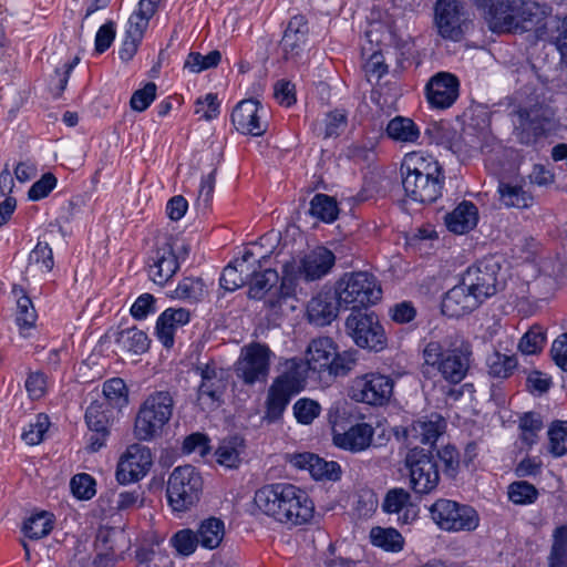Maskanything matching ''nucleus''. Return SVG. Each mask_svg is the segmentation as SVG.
<instances>
[{"mask_svg": "<svg viewBox=\"0 0 567 567\" xmlns=\"http://www.w3.org/2000/svg\"><path fill=\"white\" fill-rule=\"evenodd\" d=\"M547 8L532 0H495L484 11L488 28L497 33H523L540 25Z\"/></svg>", "mask_w": 567, "mask_h": 567, "instance_id": "7ed1b4c3", "label": "nucleus"}, {"mask_svg": "<svg viewBox=\"0 0 567 567\" xmlns=\"http://www.w3.org/2000/svg\"><path fill=\"white\" fill-rule=\"evenodd\" d=\"M220 59L221 54L217 50L210 51L206 55L198 52H190L184 63V66L190 72L199 73L204 70L217 66Z\"/></svg>", "mask_w": 567, "mask_h": 567, "instance_id": "6e6d98bb", "label": "nucleus"}, {"mask_svg": "<svg viewBox=\"0 0 567 567\" xmlns=\"http://www.w3.org/2000/svg\"><path fill=\"white\" fill-rule=\"evenodd\" d=\"M315 512V505L307 492L300 487H296V493L291 495V501L286 512V519H281V524L297 526L308 523Z\"/></svg>", "mask_w": 567, "mask_h": 567, "instance_id": "7c9ffc66", "label": "nucleus"}, {"mask_svg": "<svg viewBox=\"0 0 567 567\" xmlns=\"http://www.w3.org/2000/svg\"><path fill=\"white\" fill-rule=\"evenodd\" d=\"M174 398L169 391L150 394L141 405L134 424V435L140 441H151L162 433L174 411Z\"/></svg>", "mask_w": 567, "mask_h": 567, "instance_id": "423d86ee", "label": "nucleus"}, {"mask_svg": "<svg viewBox=\"0 0 567 567\" xmlns=\"http://www.w3.org/2000/svg\"><path fill=\"white\" fill-rule=\"evenodd\" d=\"M309 370L306 360L292 358L285 362L284 372L276 380H285L287 386L299 392Z\"/></svg>", "mask_w": 567, "mask_h": 567, "instance_id": "ea45409f", "label": "nucleus"}, {"mask_svg": "<svg viewBox=\"0 0 567 567\" xmlns=\"http://www.w3.org/2000/svg\"><path fill=\"white\" fill-rule=\"evenodd\" d=\"M424 137L427 140L429 144L440 145L446 150L456 152V133L446 123H430L424 131Z\"/></svg>", "mask_w": 567, "mask_h": 567, "instance_id": "37998d69", "label": "nucleus"}, {"mask_svg": "<svg viewBox=\"0 0 567 567\" xmlns=\"http://www.w3.org/2000/svg\"><path fill=\"white\" fill-rule=\"evenodd\" d=\"M338 305L357 310L375 305L382 297L377 278L367 271L344 274L337 282Z\"/></svg>", "mask_w": 567, "mask_h": 567, "instance_id": "0eeeda50", "label": "nucleus"}, {"mask_svg": "<svg viewBox=\"0 0 567 567\" xmlns=\"http://www.w3.org/2000/svg\"><path fill=\"white\" fill-rule=\"evenodd\" d=\"M216 182V169L212 171L207 176H204L200 182L196 206L199 209L206 210L209 208Z\"/></svg>", "mask_w": 567, "mask_h": 567, "instance_id": "69168bd1", "label": "nucleus"}, {"mask_svg": "<svg viewBox=\"0 0 567 567\" xmlns=\"http://www.w3.org/2000/svg\"><path fill=\"white\" fill-rule=\"evenodd\" d=\"M392 392V379L379 373L357 377L350 388V396L354 401L370 405H383L390 400Z\"/></svg>", "mask_w": 567, "mask_h": 567, "instance_id": "4468645a", "label": "nucleus"}, {"mask_svg": "<svg viewBox=\"0 0 567 567\" xmlns=\"http://www.w3.org/2000/svg\"><path fill=\"white\" fill-rule=\"evenodd\" d=\"M296 487L289 483L265 485L256 491L254 503L262 514L281 523L282 518L286 519V512Z\"/></svg>", "mask_w": 567, "mask_h": 567, "instance_id": "2eb2a0df", "label": "nucleus"}, {"mask_svg": "<svg viewBox=\"0 0 567 567\" xmlns=\"http://www.w3.org/2000/svg\"><path fill=\"white\" fill-rule=\"evenodd\" d=\"M310 214L324 223H332L339 215L338 204L331 196L317 194L310 202Z\"/></svg>", "mask_w": 567, "mask_h": 567, "instance_id": "a18cd8bd", "label": "nucleus"}, {"mask_svg": "<svg viewBox=\"0 0 567 567\" xmlns=\"http://www.w3.org/2000/svg\"><path fill=\"white\" fill-rule=\"evenodd\" d=\"M497 192L499 200L506 207L527 208L533 204V196L519 185L499 183Z\"/></svg>", "mask_w": 567, "mask_h": 567, "instance_id": "4c0bfd02", "label": "nucleus"}, {"mask_svg": "<svg viewBox=\"0 0 567 567\" xmlns=\"http://www.w3.org/2000/svg\"><path fill=\"white\" fill-rule=\"evenodd\" d=\"M488 373L495 378H508L517 367V360L513 355L494 352L486 361Z\"/></svg>", "mask_w": 567, "mask_h": 567, "instance_id": "603ef678", "label": "nucleus"}, {"mask_svg": "<svg viewBox=\"0 0 567 567\" xmlns=\"http://www.w3.org/2000/svg\"><path fill=\"white\" fill-rule=\"evenodd\" d=\"M549 567H567V525L554 530Z\"/></svg>", "mask_w": 567, "mask_h": 567, "instance_id": "3c124183", "label": "nucleus"}, {"mask_svg": "<svg viewBox=\"0 0 567 567\" xmlns=\"http://www.w3.org/2000/svg\"><path fill=\"white\" fill-rule=\"evenodd\" d=\"M190 313L185 308H168L157 319L156 336L162 344L171 348L174 343V334L177 328L189 322Z\"/></svg>", "mask_w": 567, "mask_h": 567, "instance_id": "bb28decb", "label": "nucleus"}, {"mask_svg": "<svg viewBox=\"0 0 567 567\" xmlns=\"http://www.w3.org/2000/svg\"><path fill=\"white\" fill-rule=\"evenodd\" d=\"M363 68L369 82L379 81L388 72L383 54L379 50L372 51Z\"/></svg>", "mask_w": 567, "mask_h": 567, "instance_id": "338daca9", "label": "nucleus"}, {"mask_svg": "<svg viewBox=\"0 0 567 567\" xmlns=\"http://www.w3.org/2000/svg\"><path fill=\"white\" fill-rule=\"evenodd\" d=\"M54 525V516L53 514L42 511L31 515L27 518L22 526V533L25 537L38 540L43 537H47Z\"/></svg>", "mask_w": 567, "mask_h": 567, "instance_id": "e433bc0d", "label": "nucleus"}, {"mask_svg": "<svg viewBox=\"0 0 567 567\" xmlns=\"http://www.w3.org/2000/svg\"><path fill=\"white\" fill-rule=\"evenodd\" d=\"M321 411L320 404L311 399L302 398L293 404V414L301 424H310L319 416Z\"/></svg>", "mask_w": 567, "mask_h": 567, "instance_id": "bf43d9fd", "label": "nucleus"}, {"mask_svg": "<svg viewBox=\"0 0 567 567\" xmlns=\"http://www.w3.org/2000/svg\"><path fill=\"white\" fill-rule=\"evenodd\" d=\"M496 269L495 262L481 261L468 267L461 281L483 302L496 292Z\"/></svg>", "mask_w": 567, "mask_h": 567, "instance_id": "412c9836", "label": "nucleus"}, {"mask_svg": "<svg viewBox=\"0 0 567 567\" xmlns=\"http://www.w3.org/2000/svg\"><path fill=\"white\" fill-rule=\"evenodd\" d=\"M309 25L303 16L290 19L280 41L282 58L286 61H297L301 58L308 43Z\"/></svg>", "mask_w": 567, "mask_h": 567, "instance_id": "4be33fe9", "label": "nucleus"}, {"mask_svg": "<svg viewBox=\"0 0 567 567\" xmlns=\"http://www.w3.org/2000/svg\"><path fill=\"white\" fill-rule=\"evenodd\" d=\"M554 111L539 96L527 97L513 113V134L525 145H533L553 126Z\"/></svg>", "mask_w": 567, "mask_h": 567, "instance_id": "39448f33", "label": "nucleus"}, {"mask_svg": "<svg viewBox=\"0 0 567 567\" xmlns=\"http://www.w3.org/2000/svg\"><path fill=\"white\" fill-rule=\"evenodd\" d=\"M204 296V284L200 279L185 278L176 287L173 297L196 302Z\"/></svg>", "mask_w": 567, "mask_h": 567, "instance_id": "4d7b16f0", "label": "nucleus"}, {"mask_svg": "<svg viewBox=\"0 0 567 567\" xmlns=\"http://www.w3.org/2000/svg\"><path fill=\"white\" fill-rule=\"evenodd\" d=\"M285 383V380H276L269 389L266 411V419L268 421L278 420L286 410L291 396L298 393Z\"/></svg>", "mask_w": 567, "mask_h": 567, "instance_id": "473e14b6", "label": "nucleus"}, {"mask_svg": "<svg viewBox=\"0 0 567 567\" xmlns=\"http://www.w3.org/2000/svg\"><path fill=\"white\" fill-rule=\"evenodd\" d=\"M537 494L535 486L525 481L512 483L508 487L509 499L515 504H530Z\"/></svg>", "mask_w": 567, "mask_h": 567, "instance_id": "680f3d73", "label": "nucleus"}, {"mask_svg": "<svg viewBox=\"0 0 567 567\" xmlns=\"http://www.w3.org/2000/svg\"><path fill=\"white\" fill-rule=\"evenodd\" d=\"M109 405L104 401H93L85 412V422L91 431L107 436L109 434Z\"/></svg>", "mask_w": 567, "mask_h": 567, "instance_id": "58836bf2", "label": "nucleus"}, {"mask_svg": "<svg viewBox=\"0 0 567 567\" xmlns=\"http://www.w3.org/2000/svg\"><path fill=\"white\" fill-rule=\"evenodd\" d=\"M410 486L416 494H430L436 489L440 472L436 457L427 450L411 449L404 460Z\"/></svg>", "mask_w": 567, "mask_h": 567, "instance_id": "1a4fd4ad", "label": "nucleus"}, {"mask_svg": "<svg viewBox=\"0 0 567 567\" xmlns=\"http://www.w3.org/2000/svg\"><path fill=\"white\" fill-rule=\"evenodd\" d=\"M287 457L293 467L308 471L315 480L336 481L340 477V465L337 462L326 461L307 452L290 454Z\"/></svg>", "mask_w": 567, "mask_h": 567, "instance_id": "5701e85b", "label": "nucleus"}, {"mask_svg": "<svg viewBox=\"0 0 567 567\" xmlns=\"http://www.w3.org/2000/svg\"><path fill=\"white\" fill-rule=\"evenodd\" d=\"M433 522L446 532H472L478 527L477 512L455 501L440 498L430 507Z\"/></svg>", "mask_w": 567, "mask_h": 567, "instance_id": "9d476101", "label": "nucleus"}, {"mask_svg": "<svg viewBox=\"0 0 567 567\" xmlns=\"http://www.w3.org/2000/svg\"><path fill=\"white\" fill-rule=\"evenodd\" d=\"M172 545L178 554L189 556L200 544L197 533L190 529H182L177 532L171 539Z\"/></svg>", "mask_w": 567, "mask_h": 567, "instance_id": "052dcab7", "label": "nucleus"}, {"mask_svg": "<svg viewBox=\"0 0 567 567\" xmlns=\"http://www.w3.org/2000/svg\"><path fill=\"white\" fill-rule=\"evenodd\" d=\"M549 452L556 456H563L567 452V422L557 421L548 430Z\"/></svg>", "mask_w": 567, "mask_h": 567, "instance_id": "5fc2aeb1", "label": "nucleus"}, {"mask_svg": "<svg viewBox=\"0 0 567 567\" xmlns=\"http://www.w3.org/2000/svg\"><path fill=\"white\" fill-rule=\"evenodd\" d=\"M54 265L52 249L47 243L39 241L29 255L28 271L32 274H47Z\"/></svg>", "mask_w": 567, "mask_h": 567, "instance_id": "49530a36", "label": "nucleus"}, {"mask_svg": "<svg viewBox=\"0 0 567 567\" xmlns=\"http://www.w3.org/2000/svg\"><path fill=\"white\" fill-rule=\"evenodd\" d=\"M481 300L461 281L451 288L442 301V312L451 318L462 317L480 305Z\"/></svg>", "mask_w": 567, "mask_h": 567, "instance_id": "393cba45", "label": "nucleus"}, {"mask_svg": "<svg viewBox=\"0 0 567 567\" xmlns=\"http://www.w3.org/2000/svg\"><path fill=\"white\" fill-rule=\"evenodd\" d=\"M197 371L202 379L197 400L203 409L213 410L219 405L227 388V372L215 362L200 364Z\"/></svg>", "mask_w": 567, "mask_h": 567, "instance_id": "f3484780", "label": "nucleus"}, {"mask_svg": "<svg viewBox=\"0 0 567 567\" xmlns=\"http://www.w3.org/2000/svg\"><path fill=\"white\" fill-rule=\"evenodd\" d=\"M471 358L472 346L458 332L450 333L441 340H431L423 349L424 364L435 369L445 381L453 384L466 377Z\"/></svg>", "mask_w": 567, "mask_h": 567, "instance_id": "f03ea898", "label": "nucleus"}, {"mask_svg": "<svg viewBox=\"0 0 567 567\" xmlns=\"http://www.w3.org/2000/svg\"><path fill=\"white\" fill-rule=\"evenodd\" d=\"M385 133L389 138L402 144H416L421 137L420 127L409 117L395 116L389 121Z\"/></svg>", "mask_w": 567, "mask_h": 567, "instance_id": "72a5a7b5", "label": "nucleus"}, {"mask_svg": "<svg viewBox=\"0 0 567 567\" xmlns=\"http://www.w3.org/2000/svg\"><path fill=\"white\" fill-rule=\"evenodd\" d=\"M293 265L284 266V277L279 282V275L271 268L260 270L249 284V297L252 299H266L265 303L276 315H281L286 309L293 310Z\"/></svg>", "mask_w": 567, "mask_h": 567, "instance_id": "20e7f679", "label": "nucleus"}, {"mask_svg": "<svg viewBox=\"0 0 567 567\" xmlns=\"http://www.w3.org/2000/svg\"><path fill=\"white\" fill-rule=\"evenodd\" d=\"M224 523L215 517L204 520L197 532L200 545L207 549L219 546L224 538Z\"/></svg>", "mask_w": 567, "mask_h": 567, "instance_id": "c03bdc74", "label": "nucleus"}, {"mask_svg": "<svg viewBox=\"0 0 567 567\" xmlns=\"http://www.w3.org/2000/svg\"><path fill=\"white\" fill-rule=\"evenodd\" d=\"M443 429L444 420L437 414H432L429 419L413 422L409 431L421 443L433 444L441 435Z\"/></svg>", "mask_w": 567, "mask_h": 567, "instance_id": "f704fd0d", "label": "nucleus"}, {"mask_svg": "<svg viewBox=\"0 0 567 567\" xmlns=\"http://www.w3.org/2000/svg\"><path fill=\"white\" fill-rule=\"evenodd\" d=\"M334 265V255L324 247H318L307 254L298 266V271L292 272L293 280L302 278L307 281L320 279L327 275Z\"/></svg>", "mask_w": 567, "mask_h": 567, "instance_id": "b1692460", "label": "nucleus"}, {"mask_svg": "<svg viewBox=\"0 0 567 567\" xmlns=\"http://www.w3.org/2000/svg\"><path fill=\"white\" fill-rule=\"evenodd\" d=\"M545 340V334L539 329H530L522 337L518 349L523 354H536L542 351Z\"/></svg>", "mask_w": 567, "mask_h": 567, "instance_id": "0e129e2a", "label": "nucleus"}, {"mask_svg": "<svg viewBox=\"0 0 567 567\" xmlns=\"http://www.w3.org/2000/svg\"><path fill=\"white\" fill-rule=\"evenodd\" d=\"M202 489L203 480L198 471L192 465L178 466L167 481L168 504L174 512L185 513L198 503Z\"/></svg>", "mask_w": 567, "mask_h": 567, "instance_id": "6e6552de", "label": "nucleus"}, {"mask_svg": "<svg viewBox=\"0 0 567 567\" xmlns=\"http://www.w3.org/2000/svg\"><path fill=\"white\" fill-rule=\"evenodd\" d=\"M272 357L274 353L267 344L251 342L244 346L235 363L237 378L247 385L266 382Z\"/></svg>", "mask_w": 567, "mask_h": 567, "instance_id": "9b49d317", "label": "nucleus"}, {"mask_svg": "<svg viewBox=\"0 0 567 567\" xmlns=\"http://www.w3.org/2000/svg\"><path fill=\"white\" fill-rule=\"evenodd\" d=\"M178 268L179 266L174 256L173 248L162 244L152 256L148 276L155 284L163 286L176 274Z\"/></svg>", "mask_w": 567, "mask_h": 567, "instance_id": "cd10ccee", "label": "nucleus"}, {"mask_svg": "<svg viewBox=\"0 0 567 567\" xmlns=\"http://www.w3.org/2000/svg\"><path fill=\"white\" fill-rule=\"evenodd\" d=\"M348 126V114L342 109H336L326 114L324 118L313 125V131L318 136L329 138L339 136Z\"/></svg>", "mask_w": 567, "mask_h": 567, "instance_id": "c9c22d12", "label": "nucleus"}, {"mask_svg": "<svg viewBox=\"0 0 567 567\" xmlns=\"http://www.w3.org/2000/svg\"><path fill=\"white\" fill-rule=\"evenodd\" d=\"M104 402L109 406H122L127 403V388L120 378L107 380L103 385Z\"/></svg>", "mask_w": 567, "mask_h": 567, "instance_id": "864d4df0", "label": "nucleus"}, {"mask_svg": "<svg viewBox=\"0 0 567 567\" xmlns=\"http://www.w3.org/2000/svg\"><path fill=\"white\" fill-rule=\"evenodd\" d=\"M346 331L360 348L379 352L386 347L384 329L374 312L353 311L346 320Z\"/></svg>", "mask_w": 567, "mask_h": 567, "instance_id": "f8f14e48", "label": "nucleus"}, {"mask_svg": "<svg viewBox=\"0 0 567 567\" xmlns=\"http://www.w3.org/2000/svg\"><path fill=\"white\" fill-rule=\"evenodd\" d=\"M401 175L405 195L416 203L431 204L442 195L444 174L432 155L422 152L405 154Z\"/></svg>", "mask_w": 567, "mask_h": 567, "instance_id": "f257e3e1", "label": "nucleus"}, {"mask_svg": "<svg viewBox=\"0 0 567 567\" xmlns=\"http://www.w3.org/2000/svg\"><path fill=\"white\" fill-rule=\"evenodd\" d=\"M265 107L254 99L239 102L231 113L236 130L252 136H260L267 131Z\"/></svg>", "mask_w": 567, "mask_h": 567, "instance_id": "6ab92c4d", "label": "nucleus"}, {"mask_svg": "<svg viewBox=\"0 0 567 567\" xmlns=\"http://www.w3.org/2000/svg\"><path fill=\"white\" fill-rule=\"evenodd\" d=\"M543 420L539 414L527 412L519 417V431L522 442L530 447L538 441V434L543 430Z\"/></svg>", "mask_w": 567, "mask_h": 567, "instance_id": "09e8293b", "label": "nucleus"}, {"mask_svg": "<svg viewBox=\"0 0 567 567\" xmlns=\"http://www.w3.org/2000/svg\"><path fill=\"white\" fill-rule=\"evenodd\" d=\"M50 425L45 414H37L34 421L30 422L22 433V440L29 445L39 444Z\"/></svg>", "mask_w": 567, "mask_h": 567, "instance_id": "13d9d810", "label": "nucleus"}, {"mask_svg": "<svg viewBox=\"0 0 567 567\" xmlns=\"http://www.w3.org/2000/svg\"><path fill=\"white\" fill-rule=\"evenodd\" d=\"M117 343L123 349L134 354H140L148 349L150 339L144 331L133 327L118 333Z\"/></svg>", "mask_w": 567, "mask_h": 567, "instance_id": "de8ad7c7", "label": "nucleus"}, {"mask_svg": "<svg viewBox=\"0 0 567 567\" xmlns=\"http://www.w3.org/2000/svg\"><path fill=\"white\" fill-rule=\"evenodd\" d=\"M307 365L311 371L321 372L328 370L336 375L344 374L350 371L349 365H342L339 361L342 358L337 357V347L331 338L323 337L313 339L305 354Z\"/></svg>", "mask_w": 567, "mask_h": 567, "instance_id": "dca6fc26", "label": "nucleus"}, {"mask_svg": "<svg viewBox=\"0 0 567 567\" xmlns=\"http://www.w3.org/2000/svg\"><path fill=\"white\" fill-rule=\"evenodd\" d=\"M467 14L458 0L436 1L434 23L443 39L458 41L467 29Z\"/></svg>", "mask_w": 567, "mask_h": 567, "instance_id": "ddd939ff", "label": "nucleus"}, {"mask_svg": "<svg viewBox=\"0 0 567 567\" xmlns=\"http://www.w3.org/2000/svg\"><path fill=\"white\" fill-rule=\"evenodd\" d=\"M458 79L449 72L436 73L425 86L429 104L439 110L451 107L458 97Z\"/></svg>", "mask_w": 567, "mask_h": 567, "instance_id": "aec40b11", "label": "nucleus"}, {"mask_svg": "<svg viewBox=\"0 0 567 567\" xmlns=\"http://www.w3.org/2000/svg\"><path fill=\"white\" fill-rule=\"evenodd\" d=\"M56 186V178L52 173H45L29 189L28 197L31 200H40L47 197Z\"/></svg>", "mask_w": 567, "mask_h": 567, "instance_id": "774afa93", "label": "nucleus"}, {"mask_svg": "<svg viewBox=\"0 0 567 567\" xmlns=\"http://www.w3.org/2000/svg\"><path fill=\"white\" fill-rule=\"evenodd\" d=\"M73 495L79 499H91L95 495V482L85 473L76 474L70 483Z\"/></svg>", "mask_w": 567, "mask_h": 567, "instance_id": "e2e57ef3", "label": "nucleus"}, {"mask_svg": "<svg viewBox=\"0 0 567 567\" xmlns=\"http://www.w3.org/2000/svg\"><path fill=\"white\" fill-rule=\"evenodd\" d=\"M374 429L368 423L352 425L343 433L333 435V443L343 450L361 452L367 450L372 442Z\"/></svg>", "mask_w": 567, "mask_h": 567, "instance_id": "c85d7f7f", "label": "nucleus"}, {"mask_svg": "<svg viewBox=\"0 0 567 567\" xmlns=\"http://www.w3.org/2000/svg\"><path fill=\"white\" fill-rule=\"evenodd\" d=\"M338 315L336 297L330 292L319 293L307 306L309 322L318 327L330 324Z\"/></svg>", "mask_w": 567, "mask_h": 567, "instance_id": "c756f323", "label": "nucleus"}, {"mask_svg": "<svg viewBox=\"0 0 567 567\" xmlns=\"http://www.w3.org/2000/svg\"><path fill=\"white\" fill-rule=\"evenodd\" d=\"M445 220L451 231L460 235L465 234L477 225V207L472 202L464 200L446 215Z\"/></svg>", "mask_w": 567, "mask_h": 567, "instance_id": "2f4dec72", "label": "nucleus"}, {"mask_svg": "<svg viewBox=\"0 0 567 567\" xmlns=\"http://www.w3.org/2000/svg\"><path fill=\"white\" fill-rule=\"evenodd\" d=\"M268 255L259 256L252 249H246L240 258L234 261L238 272L245 277V284H250L252 278L262 269L266 264Z\"/></svg>", "mask_w": 567, "mask_h": 567, "instance_id": "79ce46f5", "label": "nucleus"}, {"mask_svg": "<svg viewBox=\"0 0 567 567\" xmlns=\"http://www.w3.org/2000/svg\"><path fill=\"white\" fill-rule=\"evenodd\" d=\"M370 539L374 546L392 553L402 550L404 545L402 535L392 527H373L370 530Z\"/></svg>", "mask_w": 567, "mask_h": 567, "instance_id": "a19ab883", "label": "nucleus"}, {"mask_svg": "<svg viewBox=\"0 0 567 567\" xmlns=\"http://www.w3.org/2000/svg\"><path fill=\"white\" fill-rule=\"evenodd\" d=\"M240 447L239 437L223 441L216 451L217 462L228 468L237 467L240 463Z\"/></svg>", "mask_w": 567, "mask_h": 567, "instance_id": "8fccbe9b", "label": "nucleus"}, {"mask_svg": "<svg viewBox=\"0 0 567 567\" xmlns=\"http://www.w3.org/2000/svg\"><path fill=\"white\" fill-rule=\"evenodd\" d=\"M153 465L152 452L138 443L130 445L121 456L116 478L121 484H130L143 478Z\"/></svg>", "mask_w": 567, "mask_h": 567, "instance_id": "a211bd4d", "label": "nucleus"}, {"mask_svg": "<svg viewBox=\"0 0 567 567\" xmlns=\"http://www.w3.org/2000/svg\"><path fill=\"white\" fill-rule=\"evenodd\" d=\"M382 509L386 514H396L398 522L410 524L417 517L416 506L411 503V495L404 488H392L386 492Z\"/></svg>", "mask_w": 567, "mask_h": 567, "instance_id": "a878e982", "label": "nucleus"}]
</instances>
